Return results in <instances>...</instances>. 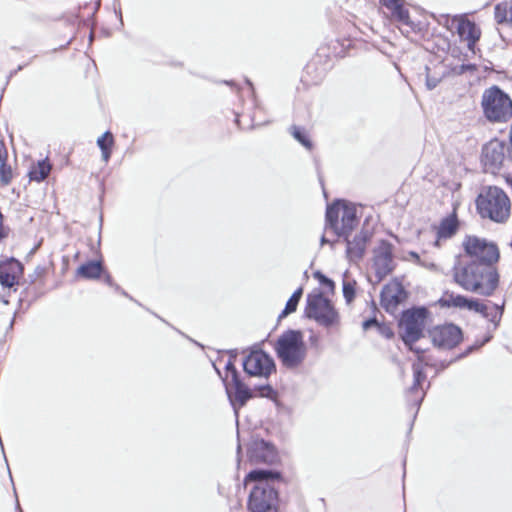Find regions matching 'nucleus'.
Here are the masks:
<instances>
[{
  "label": "nucleus",
  "instance_id": "obj_34",
  "mask_svg": "<svg viewBox=\"0 0 512 512\" xmlns=\"http://www.w3.org/2000/svg\"><path fill=\"white\" fill-rule=\"evenodd\" d=\"M314 277L320 282L321 285L328 287L331 290L334 289V282L320 271H316L314 273Z\"/></svg>",
  "mask_w": 512,
  "mask_h": 512
},
{
  "label": "nucleus",
  "instance_id": "obj_25",
  "mask_svg": "<svg viewBox=\"0 0 512 512\" xmlns=\"http://www.w3.org/2000/svg\"><path fill=\"white\" fill-rule=\"evenodd\" d=\"M103 267L99 261H89L77 269L79 276L86 279H97L102 273Z\"/></svg>",
  "mask_w": 512,
  "mask_h": 512
},
{
  "label": "nucleus",
  "instance_id": "obj_30",
  "mask_svg": "<svg viewBox=\"0 0 512 512\" xmlns=\"http://www.w3.org/2000/svg\"><path fill=\"white\" fill-rule=\"evenodd\" d=\"M13 178L12 169L5 162L4 158H0V181L3 185H8Z\"/></svg>",
  "mask_w": 512,
  "mask_h": 512
},
{
  "label": "nucleus",
  "instance_id": "obj_35",
  "mask_svg": "<svg viewBox=\"0 0 512 512\" xmlns=\"http://www.w3.org/2000/svg\"><path fill=\"white\" fill-rule=\"evenodd\" d=\"M484 308V302L479 301L477 299H469L467 309L470 311L477 312L478 310Z\"/></svg>",
  "mask_w": 512,
  "mask_h": 512
},
{
  "label": "nucleus",
  "instance_id": "obj_13",
  "mask_svg": "<svg viewBox=\"0 0 512 512\" xmlns=\"http://www.w3.org/2000/svg\"><path fill=\"white\" fill-rule=\"evenodd\" d=\"M374 269L377 281H382L394 269L393 246L386 240H382L374 250Z\"/></svg>",
  "mask_w": 512,
  "mask_h": 512
},
{
  "label": "nucleus",
  "instance_id": "obj_47",
  "mask_svg": "<svg viewBox=\"0 0 512 512\" xmlns=\"http://www.w3.org/2000/svg\"><path fill=\"white\" fill-rule=\"evenodd\" d=\"M224 83L227 85H231V86L234 85V83L232 81H225Z\"/></svg>",
  "mask_w": 512,
  "mask_h": 512
},
{
  "label": "nucleus",
  "instance_id": "obj_49",
  "mask_svg": "<svg viewBox=\"0 0 512 512\" xmlns=\"http://www.w3.org/2000/svg\"><path fill=\"white\" fill-rule=\"evenodd\" d=\"M237 450H238V454H239L240 450H241V446L240 445H238V449Z\"/></svg>",
  "mask_w": 512,
  "mask_h": 512
},
{
  "label": "nucleus",
  "instance_id": "obj_19",
  "mask_svg": "<svg viewBox=\"0 0 512 512\" xmlns=\"http://www.w3.org/2000/svg\"><path fill=\"white\" fill-rule=\"evenodd\" d=\"M346 241V254L347 258L352 262H358L365 254L366 246L370 240V233L368 231H360L354 236L352 240L348 236H344Z\"/></svg>",
  "mask_w": 512,
  "mask_h": 512
},
{
  "label": "nucleus",
  "instance_id": "obj_40",
  "mask_svg": "<svg viewBox=\"0 0 512 512\" xmlns=\"http://www.w3.org/2000/svg\"><path fill=\"white\" fill-rule=\"evenodd\" d=\"M491 339H492V335L486 336L485 339L481 343H479L477 345H474V346H471L468 349V352L472 351L474 348H479V347L483 346L485 343L489 342Z\"/></svg>",
  "mask_w": 512,
  "mask_h": 512
},
{
  "label": "nucleus",
  "instance_id": "obj_26",
  "mask_svg": "<svg viewBox=\"0 0 512 512\" xmlns=\"http://www.w3.org/2000/svg\"><path fill=\"white\" fill-rule=\"evenodd\" d=\"M303 290L302 288H298L294 293L291 295V297L288 299L286 306L284 310L280 314V318L286 317L290 313H293L296 311L298 303L302 297Z\"/></svg>",
  "mask_w": 512,
  "mask_h": 512
},
{
  "label": "nucleus",
  "instance_id": "obj_5",
  "mask_svg": "<svg viewBox=\"0 0 512 512\" xmlns=\"http://www.w3.org/2000/svg\"><path fill=\"white\" fill-rule=\"evenodd\" d=\"M356 205L344 200H336L326 209V225L339 237L349 236L358 225Z\"/></svg>",
  "mask_w": 512,
  "mask_h": 512
},
{
  "label": "nucleus",
  "instance_id": "obj_39",
  "mask_svg": "<svg viewBox=\"0 0 512 512\" xmlns=\"http://www.w3.org/2000/svg\"><path fill=\"white\" fill-rule=\"evenodd\" d=\"M378 325V322L375 318L367 319L363 322V329L367 330L372 326Z\"/></svg>",
  "mask_w": 512,
  "mask_h": 512
},
{
  "label": "nucleus",
  "instance_id": "obj_31",
  "mask_svg": "<svg viewBox=\"0 0 512 512\" xmlns=\"http://www.w3.org/2000/svg\"><path fill=\"white\" fill-rule=\"evenodd\" d=\"M434 19L442 26L446 27L448 30L452 31L454 29L455 24H458L460 17L450 18L449 15L440 14L439 16L433 15Z\"/></svg>",
  "mask_w": 512,
  "mask_h": 512
},
{
  "label": "nucleus",
  "instance_id": "obj_33",
  "mask_svg": "<svg viewBox=\"0 0 512 512\" xmlns=\"http://www.w3.org/2000/svg\"><path fill=\"white\" fill-rule=\"evenodd\" d=\"M343 296L347 303H350L355 297L354 285L350 282L343 283Z\"/></svg>",
  "mask_w": 512,
  "mask_h": 512
},
{
  "label": "nucleus",
  "instance_id": "obj_24",
  "mask_svg": "<svg viewBox=\"0 0 512 512\" xmlns=\"http://www.w3.org/2000/svg\"><path fill=\"white\" fill-rule=\"evenodd\" d=\"M51 168V164L47 159L39 160L35 165L31 167L29 171L30 180L36 182L45 180L48 177Z\"/></svg>",
  "mask_w": 512,
  "mask_h": 512
},
{
  "label": "nucleus",
  "instance_id": "obj_29",
  "mask_svg": "<svg viewBox=\"0 0 512 512\" xmlns=\"http://www.w3.org/2000/svg\"><path fill=\"white\" fill-rule=\"evenodd\" d=\"M510 6L511 4L508 2H502L495 6L494 16L498 24L505 23L510 19L508 18V15L510 14Z\"/></svg>",
  "mask_w": 512,
  "mask_h": 512
},
{
  "label": "nucleus",
  "instance_id": "obj_38",
  "mask_svg": "<svg viewBox=\"0 0 512 512\" xmlns=\"http://www.w3.org/2000/svg\"><path fill=\"white\" fill-rule=\"evenodd\" d=\"M111 148L112 147H108L104 150H101V156H102V160L107 163L111 157Z\"/></svg>",
  "mask_w": 512,
  "mask_h": 512
},
{
  "label": "nucleus",
  "instance_id": "obj_36",
  "mask_svg": "<svg viewBox=\"0 0 512 512\" xmlns=\"http://www.w3.org/2000/svg\"><path fill=\"white\" fill-rule=\"evenodd\" d=\"M440 79L438 77H432L429 74L426 76V86L428 90H433L439 84Z\"/></svg>",
  "mask_w": 512,
  "mask_h": 512
},
{
  "label": "nucleus",
  "instance_id": "obj_10",
  "mask_svg": "<svg viewBox=\"0 0 512 512\" xmlns=\"http://www.w3.org/2000/svg\"><path fill=\"white\" fill-rule=\"evenodd\" d=\"M463 248L468 263H486L494 265L499 259V251L495 244L476 236H466L463 241Z\"/></svg>",
  "mask_w": 512,
  "mask_h": 512
},
{
  "label": "nucleus",
  "instance_id": "obj_2",
  "mask_svg": "<svg viewBox=\"0 0 512 512\" xmlns=\"http://www.w3.org/2000/svg\"><path fill=\"white\" fill-rule=\"evenodd\" d=\"M454 280L466 291L491 296L498 287L499 274L494 265L459 262L454 267Z\"/></svg>",
  "mask_w": 512,
  "mask_h": 512
},
{
  "label": "nucleus",
  "instance_id": "obj_12",
  "mask_svg": "<svg viewBox=\"0 0 512 512\" xmlns=\"http://www.w3.org/2000/svg\"><path fill=\"white\" fill-rule=\"evenodd\" d=\"M248 458L252 464L272 465L278 462L279 456L273 444L263 439H254L248 447Z\"/></svg>",
  "mask_w": 512,
  "mask_h": 512
},
{
  "label": "nucleus",
  "instance_id": "obj_8",
  "mask_svg": "<svg viewBox=\"0 0 512 512\" xmlns=\"http://www.w3.org/2000/svg\"><path fill=\"white\" fill-rule=\"evenodd\" d=\"M481 105L485 117L491 122H506L512 117V101L498 86L484 91Z\"/></svg>",
  "mask_w": 512,
  "mask_h": 512
},
{
  "label": "nucleus",
  "instance_id": "obj_27",
  "mask_svg": "<svg viewBox=\"0 0 512 512\" xmlns=\"http://www.w3.org/2000/svg\"><path fill=\"white\" fill-rule=\"evenodd\" d=\"M468 300L469 298L465 296L451 293L447 294L443 301L448 307L467 309Z\"/></svg>",
  "mask_w": 512,
  "mask_h": 512
},
{
  "label": "nucleus",
  "instance_id": "obj_23",
  "mask_svg": "<svg viewBox=\"0 0 512 512\" xmlns=\"http://www.w3.org/2000/svg\"><path fill=\"white\" fill-rule=\"evenodd\" d=\"M381 3L391 11L392 15L402 23L409 21V12L403 8L404 0H380Z\"/></svg>",
  "mask_w": 512,
  "mask_h": 512
},
{
  "label": "nucleus",
  "instance_id": "obj_45",
  "mask_svg": "<svg viewBox=\"0 0 512 512\" xmlns=\"http://www.w3.org/2000/svg\"><path fill=\"white\" fill-rule=\"evenodd\" d=\"M246 84L250 86V88L253 90L252 83L249 79H246Z\"/></svg>",
  "mask_w": 512,
  "mask_h": 512
},
{
  "label": "nucleus",
  "instance_id": "obj_42",
  "mask_svg": "<svg viewBox=\"0 0 512 512\" xmlns=\"http://www.w3.org/2000/svg\"><path fill=\"white\" fill-rule=\"evenodd\" d=\"M409 254L417 263H421L420 257L416 252L411 251Z\"/></svg>",
  "mask_w": 512,
  "mask_h": 512
},
{
  "label": "nucleus",
  "instance_id": "obj_37",
  "mask_svg": "<svg viewBox=\"0 0 512 512\" xmlns=\"http://www.w3.org/2000/svg\"><path fill=\"white\" fill-rule=\"evenodd\" d=\"M261 396H270L271 393H273V389L270 385H263L259 387Z\"/></svg>",
  "mask_w": 512,
  "mask_h": 512
},
{
  "label": "nucleus",
  "instance_id": "obj_3",
  "mask_svg": "<svg viewBox=\"0 0 512 512\" xmlns=\"http://www.w3.org/2000/svg\"><path fill=\"white\" fill-rule=\"evenodd\" d=\"M476 207L482 218L503 222L510 214V199L502 189L489 186L478 195Z\"/></svg>",
  "mask_w": 512,
  "mask_h": 512
},
{
  "label": "nucleus",
  "instance_id": "obj_46",
  "mask_svg": "<svg viewBox=\"0 0 512 512\" xmlns=\"http://www.w3.org/2000/svg\"><path fill=\"white\" fill-rule=\"evenodd\" d=\"M327 242H328L327 239L324 236H322L321 243L324 244V243H327Z\"/></svg>",
  "mask_w": 512,
  "mask_h": 512
},
{
  "label": "nucleus",
  "instance_id": "obj_11",
  "mask_svg": "<svg viewBox=\"0 0 512 512\" xmlns=\"http://www.w3.org/2000/svg\"><path fill=\"white\" fill-rule=\"evenodd\" d=\"M242 365L247 375L265 379H267L275 369L273 359L262 350L251 351L243 359Z\"/></svg>",
  "mask_w": 512,
  "mask_h": 512
},
{
  "label": "nucleus",
  "instance_id": "obj_44",
  "mask_svg": "<svg viewBox=\"0 0 512 512\" xmlns=\"http://www.w3.org/2000/svg\"><path fill=\"white\" fill-rule=\"evenodd\" d=\"M7 234L3 231V229H0V240L5 238Z\"/></svg>",
  "mask_w": 512,
  "mask_h": 512
},
{
  "label": "nucleus",
  "instance_id": "obj_4",
  "mask_svg": "<svg viewBox=\"0 0 512 512\" xmlns=\"http://www.w3.org/2000/svg\"><path fill=\"white\" fill-rule=\"evenodd\" d=\"M275 351L283 366L288 369H295L300 366L306 358V346L303 334L299 330L285 331L275 344Z\"/></svg>",
  "mask_w": 512,
  "mask_h": 512
},
{
  "label": "nucleus",
  "instance_id": "obj_20",
  "mask_svg": "<svg viewBox=\"0 0 512 512\" xmlns=\"http://www.w3.org/2000/svg\"><path fill=\"white\" fill-rule=\"evenodd\" d=\"M404 290L402 286L397 283L386 284L381 291V305L386 311L394 310L403 299Z\"/></svg>",
  "mask_w": 512,
  "mask_h": 512
},
{
  "label": "nucleus",
  "instance_id": "obj_7",
  "mask_svg": "<svg viewBox=\"0 0 512 512\" xmlns=\"http://www.w3.org/2000/svg\"><path fill=\"white\" fill-rule=\"evenodd\" d=\"M305 315L325 328L338 327L341 322L334 304L321 292L308 294Z\"/></svg>",
  "mask_w": 512,
  "mask_h": 512
},
{
  "label": "nucleus",
  "instance_id": "obj_43",
  "mask_svg": "<svg viewBox=\"0 0 512 512\" xmlns=\"http://www.w3.org/2000/svg\"><path fill=\"white\" fill-rule=\"evenodd\" d=\"M105 281L107 284H109L110 286L113 285V282H112V278L110 275H107L106 278H105Z\"/></svg>",
  "mask_w": 512,
  "mask_h": 512
},
{
  "label": "nucleus",
  "instance_id": "obj_14",
  "mask_svg": "<svg viewBox=\"0 0 512 512\" xmlns=\"http://www.w3.org/2000/svg\"><path fill=\"white\" fill-rule=\"evenodd\" d=\"M430 335L433 344L441 349H452L462 340V331L454 324L438 326L430 332Z\"/></svg>",
  "mask_w": 512,
  "mask_h": 512
},
{
  "label": "nucleus",
  "instance_id": "obj_9",
  "mask_svg": "<svg viewBox=\"0 0 512 512\" xmlns=\"http://www.w3.org/2000/svg\"><path fill=\"white\" fill-rule=\"evenodd\" d=\"M428 311L425 307H418L407 310L403 313L400 321V335L405 343L412 350V345L423 335Z\"/></svg>",
  "mask_w": 512,
  "mask_h": 512
},
{
  "label": "nucleus",
  "instance_id": "obj_1",
  "mask_svg": "<svg viewBox=\"0 0 512 512\" xmlns=\"http://www.w3.org/2000/svg\"><path fill=\"white\" fill-rule=\"evenodd\" d=\"M281 478L280 472L267 469H255L247 474L245 484L254 482L247 502L249 512H279V495L273 483Z\"/></svg>",
  "mask_w": 512,
  "mask_h": 512
},
{
  "label": "nucleus",
  "instance_id": "obj_41",
  "mask_svg": "<svg viewBox=\"0 0 512 512\" xmlns=\"http://www.w3.org/2000/svg\"><path fill=\"white\" fill-rule=\"evenodd\" d=\"M419 264L424 266V267H426V268H428V269H430V270H436L437 269V266L434 263H430V262L428 263V262H422L421 261V263H419Z\"/></svg>",
  "mask_w": 512,
  "mask_h": 512
},
{
  "label": "nucleus",
  "instance_id": "obj_18",
  "mask_svg": "<svg viewBox=\"0 0 512 512\" xmlns=\"http://www.w3.org/2000/svg\"><path fill=\"white\" fill-rule=\"evenodd\" d=\"M427 365V363H425ZM413 376H414V382L413 385L410 387L408 393L410 395V400L414 402V405L419 408L425 392L422 389V384L426 380V374L424 373V363L423 359L421 357L418 358V361L413 363Z\"/></svg>",
  "mask_w": 512,
  "mask_h": 512
},
{
  "label": "nucleus",
  "instance_id": "obj_22",
  "mask_svg": "<svg viewBox=\"0 0 512 512\" xmlns=\"http://www.w3.org/2000/svg\"><path fill=\"white\" fill-rule=\"evenodd\" d=\"M503 311H504V304L499 306L497 304H494V303L488 301L487 303L484 302V308L478 310L477 313H480L483 317H485L491 323H493L494 329H496L501 321Z\"/></svg>",
  "mask_w": 512,
  "mask_h": 512
},
{
  "label": "nucleus",
  "instance_id": "obj_50",
  "mask_svg": "<svg viewBox=\"0 0 512 512\" xmlns=\"http://www.w3.org/2000/svg\"><path fill=\"white\" fill-rule=\"evenodd\" d=\"M217 373L221 376V373H220V370H218L216 367H215Z\"/></svg>",
  "mask_w": 512,
  "mask_h": 512
},
{
  "label": "nucleus",
  "instance_id": "obj_28",
  "mask_svg": "<svg viewBox=\"0 0 512 512\" xmlns=\"http://www.w3.org/2000/svg\"><path fill=\"white\" fill-rule=\"evenodd\" d=\"M291 135L296 139L299 143H301L306 149L312 148V142L308 137L306 130L300 126L293 125L290 128Z\"/></svg>",
  "mask_w": 512,
  "mask_h": 512
},
{
  "label": "nucleus",
  "instance_id": "obj_48",
  "mask_svg": "<svg viewBox=\"0 0 512 512\" xmlns=\"http://www.w3.org/2000/svg\"><path fill=\"white\" fill-rule=\"evenodd\" d=\"M510 21H512V4L510 6Z\"/></svg>",
  "mask_w": 512,
  "mask_h": 512
},
{
  "label": "nucleus",
  "instance_id": "obj_32",
  "mask_svg": "<svg viewBox=\"0 0 512 512\" xmlns=\"http://www.w3.org/2000/svg\"><path fill=\"white\" fill-rule=\"evenodd\" d=\"M114 144V137L110 131H106L97 139V145L100 150L112 147Z\"/></svg>",
  "mask_w": 512,
  "mask_h": 512
},
{
  "label": "nucleus",
  "instance_id": "obj_21",
  "mask_svg": "<svg viewBox=\"0 0 512 512\" xmlns=\"http://www.w3.org/2000/svg\"><path fill=\"white\" fill-rule=\"evenodd\" d=\"M456 29L461 38L468 41L469 47L474 45L480 38V30L475 25V23L460 18L458 24L456 25Z\"/></svg>",
  "mask_w": 512,
  "mask_h": 512
},
{
  "label": "nucleus",
  "instance_id": "obj_16",
  "mask_svg": "<svg viewBox=\"0 0 512 512\" xmlns=\"http://www.w3.org/2000/svg\"><path fill=\"white\" fill-rule=\"evenodd\" d=\"M23 265L15 258L0 263V283L3 287L12 288L23 276Z\"/></svg>",
  "mask_w": 512,
  "mask_h": 512
},
{
  "label": "nucleus",
  "instance_id": "obj_6",
  "mask_svg": "<svg viewBox=\"0 0 512 512\" xmlns=\"http://www.w3.org/2000/svg\"><path fill=\"white\" fill-rule=\"evenodd\" d=\"M236 353L230 352V357L225 364V377H222L226 393L230 404L234 409L236 417H238V410L245 406V404L253 396L251 389L246 385L240 378L239 372L237 371L234 361Z\"/></svg>",
  "mask_w": 512,
  "mask_h": 512
},
{
  "label": "nucleus",
  "instance_id": "obj_15",
  "mask_svg": "<svg viewBox=\"0 0 512 512\" xmlns=\"http://www.w3.org/2000/svg\"><path fill=\"white\" fill-rule=\"evenodd\" d=\"M506 147L503 142L493 140L487 143L482 150V162L486 171L495 173L505 160Z\"/></svg>",
  "mask_w": 512,
  "mask_h": 512
},
{
  "label": "nucleus",
  "instance_id": "obj_17",
  "mask_svg": "<svg viewBox=\"0 0 512 512\" xmlns=\"http://www.w3.org/2000/svg\"><path fill=\"white\" fill-rule=\"evenodd\" d=\"M459 230V221L454 210L451 214L441 219L439 225L436 227V239L434 247L440 248L442 242L451 239L456 235Z\"/></svg>",
  "mask_w": 512,
  "mask_h": 512
}]
</instances>
